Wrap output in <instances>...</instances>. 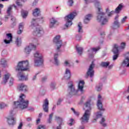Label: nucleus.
<instances>
[{"instance_id": "obj_1", "label": "nucleus", "mask_w": 129, "mask_h": 129, "mask_svg": "<svg viewBox=\"0 0 129 129\" xmlns=\"http://www.w3.org/2000/svg\"><path fill=\"white\" fill-rule=\"evenodd\" d=\"M92 2L94 3L95 8L97 9V21L98 23L101 25V26H104L106 25V23L108 22V19L106 17L105 13L101 11L102 9L100 5V2L99 0H93Z\"/></svg>"}, {"instance_id": "obj_2", "label": "nucleus", "mask_w": 129, "mask_h": 129, "mask_svg": "<svg viewBox=\"0 0 129 129\" xmlns=\"http://www.w3.org/2000/svg\"><path fill=\"white\" fill-rule=\"evenodd\" d=\"M40 21V23H43L44 22V18L41 17V20L39 19H32L31 21V25H30L31 28L34 29L33 35L34 36H37V37H42V35H44V30L38 24V22Z\"/></svg>"}, {"instance_id": "obj_3", "label": "nucleus", "mask_w": 129, "mask_h": 129, "mask_svg": "<svg viewBox=\"0 0 129 129\" xmlns=\"http://www.w3.org/2000/svg\"><path fill=\"white\" fill-rule=\"evenodd\" d=\"M90 102H91V100H89L84 103V106L86 107V108H87V109L86 110L84 115L81 118V121L82 124L87 123V122H88V121L89 120V117H90V114L91 113L92 109Z\"/></svg>"}, {"instance_id": "obj_4", "label": "nucleus", "mask_w": 129, "mask_h": 129, "mask_svg": "<svg viewBox=\"0 0 129 129\" xmlns=\"http://www.w3.org/2000/svg\"><path fill=\"white\" fill-rule=\"evenodd\" d=\"M26 96L25 94H21L19 97V100L17 101L14 102V106L15 108H19V109H25L29 105V101L25 100Z\"/></svg>"}, {"instance_id": "obj_5", "label": "nucleus", "mask_w": 129, "mask_h": 129, "mask_svg": "<svg viewBox=\"0 0 129 129\" xmlns=\"http://www.w3.org/2000/svg\"><path fill=\"white\" fill-rule=\"evenodd\" d=\"M34 66H41L44 63L43 55L40 52L36 51L34 54Z\"/></svg>"}, {"instance_id": "obj_6", "label": "nucleus", "mask_w": 129, "mask_h": 129, "mask_svg": "<svg viewBox=\"0 0 129 129\" xmlns=\"http://www.w3.org/2000/svg\"><path fill=\"white\" fill-rule=\"evenodd\" d=\"M15 69L16 71H27V70H29V61L28 60L20 61Z\"/></svg>"}, {"instance_id": "obj_7", "label": "nucleus", "mask_w": 129, "mask_h": 129, "mask_svg": "<svg viewBox=\"0 0 129 129\" xmlns=\"http://www.w3.org/2000/svg\"><path fill=\"white\" fill-rule=\"evenodd\" d=\"M76 15H77L76 12H73L64 17V21L66 22L65 24L66 28H69V27L72 26V21H73Z\"/></svg>"}, {"instance_id": "obj_8", "label": "nucleus", "mask_w": 129, "mask_h": 129, "mask_svg": "<svg viewBox=\"0 0 129 129\" xmlns=\"http://www.w3.org/2000/svg\"><path fill=\"white\" fill-rule=\"evenodd\" d=\"M68 92L69 96H73V95H76L78 91L75 89V86L73 84V82H70L68 83Z\"/></svg>"}, {"instance_id": "obj_9", "label": "nucleus", "mask_w": 129, "mask_h": 129, "mask_svg": "<svg viewBox=\"0 0 129 129\" xmlns=\"http://www.w3.org/2000/svg\"><path fill=\"white\" fill-rule=\"evenodd\" d=\"M61 36L56 35L53 39V43L57 46L56 52H60V48L62 46V40L60 39Z\"/></svg>"}, {"instance_id": "obj_10", "label": "nucleus", "mask_w": 129, "mask_h": 129, "mask_svg": "<svg viewBox=\"0 0 129 129\" xmlns=\"http://www.w3.org/2000/svg\"><path fill=\"white\" fill-rule=\"evenodd\" d=\"M37 46L33 44V43H30L29 45H27L24 48V53L26 55H30L32 50H35Z\"/></svg>"}, {"instance_id": "obj_11", "label": "nucleus", "mask_w": 129, "mask_h": 129, "mask_svg": "<svg viewBox=\"0 0 129 129\" xmlns=\"http://www.w3.org/2000/svg\"><path fill=\"white\" fill-rule=\"evenodd\" d=\"M94 66V62L92 61L87 72V76H89L91 78L94 76V70H93Z\"/></svg>"}, {"instance_id": "obj_12", "label": "nucleus", "mask_w": 129, "mask_h": 129, "mask_svg": "<svg viewBox=\"0 0 129 129\" xmlns=\"http://www.w3.org/2000/svg\"><path fill=\"white\" fill-rule=\"evenodd\" d=\"M122 67H129V52L125 54V59L121 63Z\"/></svg>"}, {"instance_id": "obj_13", "label": "nucleus", "mask_w": 129, "mask_h": 129, "mask_svg": "<svg viewBox=\"0 0 129 129\" xmlns=\"http://www.w3.org/2000/svg\"><path fill=\"white\" fill-rule=\"evenodd\" d=\"M84 84L85 83L84 81H80L79 82L78 86V91H80L81 93H84Z\"/></svg>"}, {"instance_id": "obj_14", "label": "nucleus", "mask_w": 129, "mask_h": 129, "mask_svg": "<svg viewBox=\"0 0 129 129\" xmlns=\"http://www.w3.org/2000/svg\"><path fill=\"white\" fill-rule=\"evenodd\" d=\"M100 49V47H98L97 48H93L89 49L88 50V52H89V57H90V58H92L93 57H94L93 52H97V51Z\"/></svg>"}, {"instance_id": "obj_15", "label": "nucleus", "mask_w": 129, "mask_h": 129, "mask_svg": "<svg viewBox=\"0 0 129 129\" xmlns=\"http://www.w3.org/2000/svg\"><path fill=\"white\" fill-rule=\"evenodd\" d=\"M58 23V21L54 18H52L49 20V27L50 29H53V28H55V25Z\"/></svg>"}, {"instance_id": "obj_16", "label": "nucleus", "mask_w": 129, "mask_h": 129, "mask_svg": "<svg viewBox=\"0 0 129 129\" xmlns=\"http://www.w3.org/2000/svg\"><path fill=\"white\" fill-rule=\"evenodd\" d=\"M42 106L44 111L48 112L49 109V100H48V99H45Z\"/></svg>"}, {"instance_id": "obj_17", "label": "nucleus", "mask_w": 129, "mask_h": 129, "mask_svg": "<svg viewBox=\"0 0 129 129\" xmlns=\"http://www.w3.org/2000/svg\"><path fill=\"white\" fill-rule=\"evenodd\" d=\"M6 37L8 39H5L4 42L5 44H10V43L13 41V35H12V33L7 34Z\"/></svg>"}, {"instance_id": "obj_18", "label": "nucleus", "mask_w": 129, "mask_h": 129, "mask_svg": "<svg viewBox=\"0 0 129 129\" xmlns=\"http://www.w3.org/2000/svg\"><path fill=\"white\" fill-rule=\"evenodd\" d=\"M7 121L9 125H15L16 124V118L12 116L7 118Z\"/></svg>"}, {"instance_id": "obj_19", "label": "nucleus", "mask_w": 129, "mask_h": 129, "mask_svg": "<svg viewBox=\"0 0 129 129\" xmlns=\"http://www.w3.org/2000/svg\"><path fill=\"white\" fill-rule=\"evenodd\" d=\"M59 56V53L58 52H56L54 53L53 55V59H54V62L53 64L54 65H56V66H59V64H60V62H59V60L58 59V57Z\"/></svg>"}, {"instance_id": "obj_20", "label": "nucleus", "mask_w": 129, "mask_h": 129, "mask_svg": "<svg viewBox=\"0 0 129 129\" xmlns=\"http://www.w3.org/2000/svg\"><path fill=\"white\" fill-rule=\"evenodd\" d=\"M71 78V72L69 70V69L67 68L66 69V71L64 72V79H70Z\"/></svg>"}, {"instance_id": "obj_21", "label": "nucleus", "mask_w": 129, "mask_h": 129, "mask_svg": "<svg viewBox=\"0 0 129 129\" xmlns=\"http://www.w3.org/2000/svg\"><path fill=\"white\" fill-rule=\"evenodd\" d=\"M19 88L20 91H23V92H27L28 91V87L24 84H20L19 85Z\"/></svg>"}, {"instance_id": "obj_22", "label": "nucleus", "mask_w": 129, "mask_h": 129, "mask_svg": "<svg viewBox=\"0 0 129 129\" xmlns=\"http://www.w3.org/2000/svg\"><path fill=\"white\" fill-rule=\"evenodd\" d=\"M97 106L98 109L100 110V111H105V109H104L102 106V102H101V100L98 99Z\"/></svg>"}, {"instance_id": "obj_23", "label": "nucleus", "mask_w": 129, "mask_h": 129, "mask_svg": "<svg viewBox=\"0 0 129 129\" xmlns=\"http://www.w3.org/2000/svg\"><path fill=\"white\" fill-rule=\"evenodd\" d=\"M17 76L19 80H20L21 81H26L28 80V77L25 76V75H24V74H23L21 72L18 73Z\"/></svg>"}, {"instance_id": "obj_24", "label": "nucleus", "mask_w": 129, "mask_h": 129, "mask_svg": "<svg viewBox=\"0 0 129 129\" xmlns=\"http://www.w3.org/2000/svg\"><path fill=\"white\" fill-rule=\"evenodd\" d=\"M118 15L116 16L115 17V21L114 22L112 26L113 29H117L119 27V23L118 22Z\"/></svg>"}, {"instance_id": "obj_25", "label": "nucleus", "mask_w": 129, "mask_h": 129, "mask_svg": "<svg viewBox=\"0 0 129 129\" xmlns=\"http://www.w3.org/2000/svg\"><path fill=\"white\" fill-rule=\"evenodd\" d=\"M32 14L34 17H39L41 16V10L39 8H36L33 11Z\"/></svg>"}, {"instance_id": "obj_26", "label": "nucleus", "mask_w": 129, "mask_h": 129, "mask_svg": "<svg viewBox=\"0 0 129 129\" xmlns=\"http://www.w3.org/2000/svg\"><path fill=\"white\" fill-rule=\"evenodd\" d=\"M92 17V15L88 14L84 20V24H88L90 20H91V18Z\"/></svg>"}, {"instance_id": "obj_27", "label": "nucleus", "mask_w": 129, "mask_h": 129, "mask_svg": "<svg viewBox=\"0 0 129 129\" xmlns=\"http://www.w3.org/2000/svg\"><path fill=\"white\" fill-rule=\"evenodd\" d=\"M14 7V8H17V6L15 5H11L9 7H8L7 11V14L8 15V16H11L12 13V10H13V7Z\"/></svg>"}, {"instance_id": "obj_28", "label": "nucleus", "mask_w": 129, "mask_h": 129, "mask_svg": "<svg viewBox=\"0 0 129 129\" xmlns=\"http://www.w3.org/2000/svg\"><path fill=\"white\" fill-rule=\"evenodd\" d=\"M11 75L10 74H6L5 75L4 78H3V82H2V84H6L8 82V80L10 78Z\"/></svg>"}, {"instance_id": "obj_29", "label": "nucleus", "mask_w": 129, "mask_h": 129, "mask_svg": "<svg viewBox=\"0 0 129 129\" xmlns=\"http://www.w3.org/2000/svg\"><path fill=\"white\" fill-rule=\"evenodd\" d=\"M122 8L123 6L121 4H119L118 7L115 10V13L116 14H118L120 12V11L122 10Z\"/></svg>"}, {"instance_id": "obj_30", "label": "nucleus", "mask_w": 129, "mask_h": 129, "mask_svg": "<svg viewBox=\"0 0 129 129\" xmlns=\"http://www.w3.org/2000/svg\"><path fill=\"white\" fill-rule=\"evenodd\" d=\"M55 119L56 120H59L60 122L59 126L56 127V129H61V125H62V122H63V119L60 118V117L55 116Z\"/></svg>"}, {"instance_id": "obj_31", "label": "nucleus", "mask_w": 129, "mask_h": 129, "mask_svg": "<svg viewBox=\"0 0 129 129\" xmlns=\"http://www.w3.org/2000/svg\"><path fill=\"white\" fill-rule=\"evenodd\" d=\"M109 64H110L109 61L102 62H101L100 65L101 67H104V68H107V67L109 66Z\"/></svg>"}, {"instance_id": "obj_32", "label": "nucleus", "mask_w": 129, "mask_h": 129, "mask_svg": "<svg viewBox=\"0 0 129 129\" xmlns=\"http://www.w3.org/2000/svg\"><path fill=\"white\" fill-rule=\"evenodd\" d=\"M112 52L114 54H118V45H117V44L114 45Z\"/></svg>"}, {"instance_id": "obj_33", "label": "nucleus", "mask_w": 129, "mask_h": 129, "mask_svg": "<svg viewBox=\"0 0 129 129\" xmlns=\"http://www.w3.org/2000/svg\"><path fill=\"white\" fill-rule=\"evenodd\" d=\"M96 89L97 91H101L102 90V84L100 83L96 86Z\"/></svg>"}, {"instance_id": "obj_34", "label": "nucleus", "mask_w": 129, "mask_h": 129, "mask_svg": "<svg viewBox=\"0 0 129 129\" xmlns=\"http://www.w3.org/2000/svg\"><path fill=\"white\" fill-rule=\"evenodd\" d=\"M21 15L24 19L27 18V16H28V11L22 10L21 11Z\"/></svg>"}, {"instance_id": "obj_35", "label": "nucleus", "mask_w": 129, "mask_h": 129, "mask_svg": "<svg viewBox=\"0 0 129 129\" xmlns=\"http://www.w3.org/2000/svg\"><path fill=\"white\" fill-rule=\"evenodd\" d=\"M54 115V113H51L49 115V118L47 119V122L48 123H51L52 122V119L53 118V116Z\"/></svg>"}, {"instance_id": "obj_36", "label": "nucleus", "mask_w": 129, "mask_h": 129, "mask_svg": "<svg viewBox=\"0 0 129 129\" xmlns=\"http://www.w3.org/2000/svg\"><path fill=\"white\" fill-rule=\"evenodd\" d=\"M76 49L78 54H79V55H81V54H82V51H83V48L77 46Z\"/></svg>"}, {"instance_id": "obj_37", "label": "nucleus", "mask_w": 129, "mask_h": 129, "mask_svg": "<svg viewBox=\"0 0 129 129\" xmlns=\"http://www.w3.org/2000/svg\"><path fill=\"white\" fill-rule=\"evenodd\" d=\"M78 32L79 33H82L83 30H82V24L81 22H80L78 25Z\"/></svg>"}, {"instance_id": "obj_38", "label": "nucleus", "mask_w": 129, "mask_h": 129, "mask_svg": "<svg viewBox=\"0 0 129 129\" xmlns=\"http://www.w3.org/2000/svg\"><path fill=\"white\" fill-rule=\"evenodd\" d=\"M1 64L3 65V67H6L7 65V60L5 58H2L1 59Z\"/></svg>"}, {"instance_id": "obj_39", "label": "nucleus", "mask_w": 129, "mask_h": 129, "mask_svg": "<svg viewBox=\"0 0 129 129\" xmlns=\"http://www.w3.org/2000/svg\"><path fill=\"white\" fill-rule=\"evenodd\" d=\"M56 88V83L55 82H52L50 84V89L51 90H54Z\"/></svg>"}, {"instance_id": "obj_40", "label": "nucleus", "mask_w": 129, "mask_h": 129, "mask_svg": "<svg viewBox=\"0 0 129 129\" xmlns=\"http://www.w3.org/2000/svg\"><path fill=\"white\" fill-rule=\"evenodd\" d=\"M24 26H25V23L24 22H22L19 25V30H24Z\"/></svg>"}, {"instance_id": "obj_41", "label": "nucleus", "mask_w": 129, "mask_h": 129, "mask_svg": "<svg viewBox=\"0 0 129 129\" xmlns=\"http://www.w3.org/2000/svg\"><path fill=\"white\" fill-rule=\"evenodd\" d=\"M16 43L17 45V46H20L21 45V44H22V40L21 39V38H17L16 39Z\"/></svg>"}, {"instance_id": "obj_42", "label": "nucleus", "mask_w": 129, "mask_h": 129, "mask_svg": "<svg viewBox=\"0 0 129 129\" xmlns=\"http://www.w3.org/2000/svg\"><path fill=\"white\" fill-rule=\"evenodd\" d=\"M96 116L97 118H99V117H101L102 116V113L101 111H98L96 113Z\"/></svg>"}, {"instance_id": "obj_43", "label": "nucleus", "mask_w": 129, "mask_h": 129, "mask_svg": "<svg viewBox=\"0 0 129 129\" xmlns=\"http://www.w3.org/2000/svg\"><path fill=\"white\" fill-rule=\"evenodd\" d=\"M8 105L6 104L5 103H0V109H3V108H5V107H7Z\"/></svg>"}, {"instance_id": "obj_44", "label": "nucleus", "mask_w": 129, "mask_h": 129, "mask_svg": "<svg viewBox=\"0 0 129 129\" xmlns=\"http://www.w3.org/2000/svg\"><path fill=\"white\" fill-rule=\"evenodd\" d=\"M104 121H105V119L104 118H102L100 123L103 126H106V123H104Z\"/></svg>"}, {"instance_id": "obj_45", "label": "nucleus", "mask_w": 129, "mask_h": 129, "mask_svg": "<svg viewBox=\"0 0 129 129\" xmlns=\"http://www.w3.org/2000/svg\"><path fill=\"white\" fill-rule=\"evenodd\" d=\"M64 66L67 67V66H70V62H69V60H66L63 63Z\"/></svg>"}, {"instance_id": "obj_46", "label": "nucleus", "mask_w": 129, "mask_h": 129, "mask_svg": "<svg viewBox=\"0 0 129 129\" xmlns=\"http://www.w3.org/2000/svg\"><path fill=\"white\" fill-rule=\"evenodd\" d=\"M73 4H74L73 0H69L68 5L69 7H72V6H73Z\"/></svg>"}, {"instance_id": "obj_47", "label": "nucleus", "mask_w": 129, "mask_h": 129, "mask_svg": "<svg viewBox=\"0 0 129 129\" xmlns=\"http://www.w3.org/2000/svg\"><path fill=\"white\" fill-rule=\"evenodd\" d=\"M117 58H118V54H115V55L113 56V61H115Z\"/></svg>"}, {"instance_id": "obj_48", "label": "nucleus", "mask_w": 129, "mask_h": 129, "mask_svg": "<svg viewBox=\"0 0 129 129\" xmlns=\"http://www.w3.org/2000/svg\"><path fill=\"white\" fill-rule=\"evenodd\" d=\"M38 2H39V0H34L33 3H32L33 7H35V6H37V5H38Z\"/></svg>"}, {"instance_id": "obj_49", "label": "nucleus", "mask_w": 129, "mask_h": 129, "mask_svg": "<svg viewBox=\"0 0 129 129\" xmlns=\"http://www.w3.org/2000/svg\"><path fill=\"white\" fill-rule=\"evenodd\" d=\"M37 129H46V127L44 125H39L38 126Z\"/></svg>"}, {"instance_id": "obj_50", "label": "nucleus", "mask_w": 129, "mask_h": 129, "mask_svg": "<svg viewBox=\"0 0 129 129\" xmlns=\"http://www.w3.org/2000/svg\"><path fill=\"white\" fill-rule=\"evenodd\" d=\"M76 39L77 41H80L81 40V35H78L76 37Z\"/></svg>"}, {"instance_id": "obj_51", "label": "nucleus", "mask_w": 129, "mask_h": 129, "mask_svg": "<svg viewBox=\"0 0 129 129\" xmlns=\"http://www.w3.org/2000/svg\"><path fill=\"white\" fill-rule=\"evenodd\" d=\"M125 47V43L122 42L121 43V46H120L121 49H124Z\"/></svg>"}, {"instance_id": "obj_52", "label": "nucleus", "mask_w": 129, "mask_h": 129, "mask_svg": "<svg viewBox=\"0 0 129 129\" xmlns=\"http://www.w3.org/2000/svg\"><path fill=\"white\" fill-rule=\"evenodd\" d=\"M62 100H62V99H61V98L58 99V100L57 101V102L56 103V105H60V104H61V102H62Z\"/></svg>"}, {"instance_id": "obj_53", "label": "nucleus", "mask_w": 129, "mask_h": 129, "mask_svg": "<svg viewBox=\"0 0 129 129\" xmlns=\"http://www.w3.org/2000/svg\"><path fill=\"white\" fill-rule=\"evenodd\" d=\"M22 1H23V2H25L24 0H22ZM16 4H17V6H18V7H22V4H21V3H20V0H18V1L16 2Z\"/></svg>"}, {"instance_id": "obj_54", "label": "nucleus", "mask_w": 129, "mask_h": 129, "mask_svg": "<svg viewBox=\"0 0 129 129\" xmlns=\"http://www.w3.org/2000/svg\"><path fill=\"white\" fill-rule=\"evenodd\" d=\"M30 41L31 42H33V43H35V42L37 41V39H36L35 38H31L30 39Z\"/></svg>"}, {"instance_id": "obj_55", "label": "nucleus", "mask_w": 129, "mask_h": 129, "mask_svg": "<svg viewBox=\"0 0 129 129\" xmlns=\"http://www.w3.org/2000/svg\"><path fill=\"white\" fill-rule=\"evenodd\" d=\"M127 19V17L126 16H125L122 20H121V23L122 24H123L124 22H125V20Z\"/></svg>"}, {"instance_id": "obj_56", "label": "nucleus", "mask_w": 129, "mask_h": 129, "mask_svg": "<svg viewBox=\"0 0 129 129\" xmlns=\"http://www.w3.org/2000/svg\"><path fill=\"white\" fill-rule=\"evenodd\" d=\"M11 21L13 22V23H15L16 22V17L14 16L11 17Z\"/></svg>"}, {"instance_id": "obj_57", "label": "nucleus", "mask_w": 129, "mask_h": 129, "mask_svg": "<svg viewBox=\"0 0 129 129\" xmlns=\"http://www.w3.org/2000/svg\"><path fill=\"white\" fill-rule=\"evenodd\" d=\"M48 79V78H47V77H44L42 78V82H45V81H46V80H47V79Z\"/></svg>"}, {"instance_id": "obj_58", "label": "nucleus", "mask_w": 129, "mask_h": 129, "mask_svg": "<svg viewBox=\"0 0 129 129\" xmlns=\"http://www.w3.org/2000/svg\"><path fill=\"white\" fill-rule=\"evenodd\" d=\"M22 33H23V30L22 29H19V30L17 31V34L18 35H21Z\"/></svg>"}, {"instance_id": "obj_59", "label": "nucleus", "mask_w": 129, "mask_h": 129, "mask_svg": "<svg viewBox=\"0 0 129 129\" xmlns=\"http://www.w3.org/2000/svg\"><path fill=\"white\" fill-rule=\"evenodd\" d=\"M14 82V79L11 78L10 80V85H13V83Z\"/></svg>"}, {"instance_id": "obj_60", "label": "nucleus", "mask_w": 129, "mask_h": 129, "mask_svg": "<svg viewBox=\"0 0 129 129\" xmlns=\"http://www.w3.org/2000/svg\"><path fill=\"white\" fill-rule=\"evenodd\" d=\"M113 13H114L113 11H111L110 12H109L108 14V16L111 17V16H112V14H113Z\"/></svg>"}, {"instance_id": "obj_61", "label": "nucleus", "mask_w": 129, "mask_h": 129, "mask_svg": "<svg viewBox=\"0 0 129 129\" xmlns=\"http://www.w3.org/2000/svg\"><path fill=\"white\" fill-rule=\"evenodd\" d=\"M37 75H38V74H36V75L32 78L33 81H35V80L37 79Z\"/></svg>"}, {"instance_id": "obj_62", "label": "nucleus", "mask_w": 129, "mask_h": 129, "mask_svg": "<svg viewBox=\"0 0 129 129\" xmlns=\"http://www.w3.org/2000/svg\"><path fill=\"white\" fill-rule=\"evenodd\" d=\"M22 127H23V123L21 122L18 126V129H22Z\"/></svg>"}, {"instance_id": "obj_63", "label": "nucleus", "mask_w": 129, "mask_h": 129, "mask_svg": "<svg viewBox=\"0 0 129 129\" xmlns=\"http://www.w3.org/2000/svg\"><path fill=\"white\" fill-rule=\"evenodd\" d=\"M100 35L102 37V38H103L104 36H105V32H104V31H102V32H101Z\"/></svg>"}, {"instance_id": "obj_64", "label": "nucleus", "mask_w": 129, "mask_h": 129, "mask_svg": "<svg viewBox=\"0 0 129 129\" xmlns=\"http://www.w3.org/2000/svg\"><path fill=\"white\" fill-rule=\"evenodd\" d=\"M70 121L71 122L69 123V124L71 126V125H72V124H73V119H71L70 120Z\"/></svg>"}]
</instances>
